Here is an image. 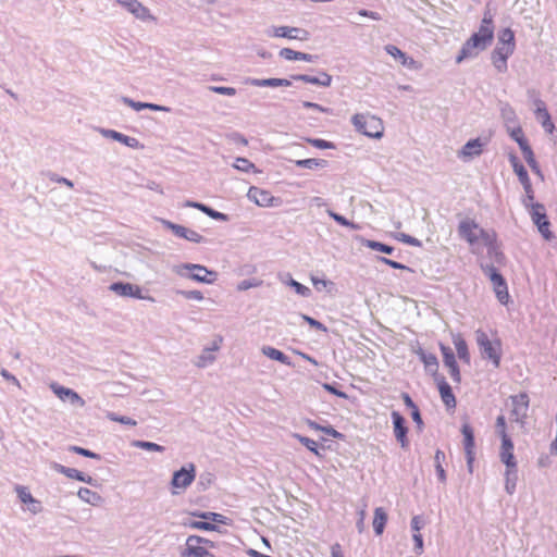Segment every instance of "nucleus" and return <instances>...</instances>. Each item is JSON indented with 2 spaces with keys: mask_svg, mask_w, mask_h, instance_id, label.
Returning <instances> with one entry per match:
<instances>
[{
  "mask_svg": "<svg viewBox=\"0 0 557 557\" xmlns=\"http://www.w3.org/2000/svg\"><path fill=\"white\" fill-rule=\"evenodd\" d=\"M109 418L112 421H116V422H120V423H123L126 425H131V426H135L137 424V422L129 417H119V416L111 413V414H109Z\"/></svg>",
  "mask_w": 557,
  "mask_h": 557,
  "instance_id": "nucleus-57",
  "label": "nucleus"
},
{
  "mask_svg": "<svg viewBox=\"0 0 557 557\" xmlns=\"http://www.w3.org/2000/svg\"><path fill=\"white\" fill-rule=\"evenodd\" d=\"M193 516L199 517V518H202L206 520H210V521H213L216 523H222V524L228 523V519L225 516H223L221 513H216V512H195V513H193Z\"/></svg>",
  "mask_w": 557,
  "mask_h": 557,
  "instance_id": "nucleus-35",
  "label": "nucleus"
},
{
  "mask_svg": "<svg viewBox=\"0 0 557 557\" xmlns=\"http://www.w3.org/2000/svg\"><path fill=\"white\" fill-rule=\"evenodd\" d=\"M499 458L506 466V488L509 493H512L515 488V481L517 479V461L513 455V443L511 438L502 441Z\"/></svg>",
  "mask_w": 557,
  "mask_h": 557,
  "instance_id": "nucleus-4",
  "label": "nucleus"
},
{
  "mask_svg": "<svg viewBox=\"0 0 557 557\" xmlns=\"http://www.w3.org/2000/svg\"><path fill=\"white\" fill-rule=\"evenodd\" d=\"M509 161H510V164H511V166H512V170H513L515 174H516L518 177H520V176H522V175H524V174H527V173H528V172H527V170H525V168H524V166H523V164L519 161V159H518V157H517V156L511 154V156L509 157Z\"/></svg>",
  "mask_w": 557,
  "mask_h": 557,
  "instance_id": "nucleus-43",
  "label": "nucleus"
},
{
  "mask_svg": "<svg viewBox=\"0 0 557 557\" xmlns=\"http://www.w3.org/2000/svg\"><path fill=\"white\" fill-rule=\"evenodd\" d=\"M323 388L325 391H327L329 393L333 394V395H336L341 398H347V394L342 392V391H338L337 388H335L334 386H332L331 384H323Z\"/></svg>",
  "mask_w": 557,
  "mask_h": 557,
  "instance_id": "nucleus-63",
  "label": "nucleus"
},
{
  "mask_svg": "<svg viewBox=\"0 0 557 557\" xmlns=\"http://www.w3.org/2000/svg\"><path fill=\"white\" fill-rule=\"evenodd\" d=\"M166 226L176 236L185 238V239H187L189 242L200 243L203 239L202 236L198 232H196L194 230H190V228H187L185 226H182V225H178V224H174V223H171V222H168Z\"/></svg>",
  "mask_w": 557,
  "mask_h": 557,
  "instance_id": "nucleus-20",
  "label": "nucleus"
},
{
  "mask_svg": "<svg viewBox=\"0 0 557 557\" xmlns=\"http://www.w3.org/2000/svg\"><path fill=\"white\" fill-rule=\"evenodd\" d=\"M518 178L521 185L523 186L525 193V198L523 200H527L531 203L532 201H534L535 195L528 173Z\"/></svg>",
  "mask_w": 557,
  "mask_h": 557,
  "instance_id": "nucleus-33",
  "label": "nucleus"
},
{
  "mask_svg": "<svg viewBox=\"0 0 557 557\" xmlns=\"http://www.w3.org/2000/svg\"><path fill=\"white\" fill-rule=\"evenodd\" d=\"M52 392L62 400L76 404L81 407L85 406V400L73 389L64 387L55 382L50 384Z\"/></svg>",
  "mask_w": 557,
  "mask_h": 557,
  "instance_id": "nucleus-13",
  "label": "nucleus"
},
{
  "mask_svg": "<svg viewBox=\"0 0 557 557\" xmlns=\"http://www.w3.org/2000/svg\"><path fill=\"white\" fill-rule=\"evenodd\" d=\"M110 289L120 296L133 297V298H139V299L144 298L141 296L140 287L137 285L131 284V283H122V282L113 283L110 286Z\"/></svg>",
  "mask_w": 557,
  "mask_h": 557,
  "instance_id": "nucleus-17",
  "label": "nucleus"
},
{
  "mask_svg": "<svg viewBox=\"0 0 557 557\" xmlns=\"http://www.w3.org/2000/svg\"><path fill=\"white\" fill-rule=\"evenodd\" d=\"M117 2L139 18H146L149 16V10L146 7H144L138 0H117Z\"/></svg>",
  "mask_w": 557,
  "mask_h": 557,
  "instance_id": "nucleus-22",
  "label": "nucleus"
},
{
  "mask_svg": "<svg viewBox=\"0 0 557 557\" xmlns=\"http://www.w3.org/2000/svg\"><path fill=\"white\" fill-rule=\"evenodd\" d=\"M247 197L259 207H273L281 205V199L274 197L270 190L251 186L248 189Z\"/></svg>",
  "mask_w": 557,
  "mask_h": 557,
  "instance_id": "nucleus-9",
  "label": "nucleus"
},
{
  "mask_svg": "<svg viewBox=\"0 0 557 557\" xmlns=\"http://www.w3.org/2000/svg\"><path fill=\"white\" fill-rule=\"evenodd\" d=\"M78 497L82 500H84V502H86V503H88L90 505H94V506L99 505L100 502H101V496L97 492L91 491V490H89L87 487H81L79 488Z\"/></svg>",
  "mask_w": 557,
  "mask_h": 557,
  "instance_id": "nucleus-30",
  "label": "nucleus"
},
{
  "mask_svg": "<svg viewBox=\"0 0 557 557\" xmlns=\"http://www.w3.org/2000/svg\"><path fill=\"white\" fill-rule=\"evenodd\" d=\"M351 122L356 129L366 136L381 138L384 125L381 119L371 114H355Z\"/></svg>",
  "mask_w": 557,
  "mask_h": 557,
  "instance_id": "nucleus-5",
  "label": "nucleus"
},
{
  "mask_svg": "<svg viewBox=\"0 0 557 557\" xmlns=\"http://www.w3.org/2000/svg\"><path fill=\"white\" fill-rule=\"evenodd\" d=\"M413 542L418 554L423 552V539L421 533H413Z\"/></svg>",
  "mask_w": 557,
  "mask_h": 557,
  "instance_id": "nucleus-64",
  "label": "nucleus"
},
{
  "mask_svg": "<svg viewBox=\"0 0 557 557\" xmlns=\"http://www.w3.org/2000/svg\"><path fill=\"white\" fill-rule=\"evenodd\" d=\"M523 205L527 207V208H530V214H531V218H532V221L533 223L537 226L540 224H542V222H545V221H548L547 216H546V213H545V208L543 205L541 203H534V201H532L531 203L527 200H523Z\"/></svg>",
  "mask_w": 557,
  "mask_h": 557,
  "instance_id": "nucleus-23",
  "label": "nucleus"
},
{
  "mask_svg": "<svg viewBox=\"0 0 557 557\" xmlns=\"http://www.w3.org/2000/svg\"><path fill=\"white\" fill-rule=\"evenodd\" d=\"M401 65L407 66L409 69L418 70L420 69V64L413 60L412 58H409L405 55L403 60L400 61Z\"/></svg>",
  "mask_w": 557,
  "mask_h": 557,
  "instance_id": "nucleus-61",
  "label": "nucleus"
},
{
  "mask_svg": "<svg viewBox=\"0 0 557 557\" xmlns=\"http://www.w3.org/2000/svg\"><path fill=\"white\" fill-rule=\"evenodd\" d=\"M437 388L442 398V401L446 406L447 409H455L457 401L456 397L453 393L450 385L446 382V380L441 376L437 379Z\"/></svg>",
  "mask_w": 557,
  "mask_h": 557,
  "instance_id": "nucleus-16",
  "label": "nucleus"
},
{
  "mask_svg": "<svg viewBox=\"0 0 557 557\" xmlns=\"http://www.w3.org/2000/svg\"><path fill=\"white\" fill-rule=\"evenodd\" d=\"M424 527V520L421 516H414L411 519V528L413 533H420L421 529Z\"/></svg>",
  "mask_w": 557,
  "mask_h": 557,
  "instance_id": "nucleus-59",
  "label": "nucleus"
},
{
  "mask_svg": "<svg viewBox=\"0 0 557 557\" xmlns=\"http://www.w3.org/2000/svg\"><path fill=\"white\" fill-rule=\"evenodd\" d=\"M537 230L545 240H550L554 237L549 221L542 222V224L537 225Z\"/></svg>",
  "mask_w": 557,
  "mask_h": 557,
  "instance_id": "nucleus-52",
  "label": "nucleus"
},
{
  "mask_svg": "<svg viewBox=\"0 0 557 557\" xmlns=\"http://www.w3.org/2000/svg\"><path fill=\"white\" fill-rule=\"evenodd\" d=\"M304 320L312 327L321 331H326V327L319 321L314 320L311 317L302 315Z\"/></svg>",
  "mask_w": 557,
  "mask_h": 557,
  "instance_id": "nucleus-62",
  "label": "nucleus"
},
{
  "mask_svg": "<svg viewBox=\"0 0 557 557\" xmlns=\"http://www.w3.org/2000/svg\"><path fill=\"white\" fill-rule=\"evenodd\" d=\"M440 349L443 356V362L445 367L448 368L453 381L456 383H460L461 374L454 351L449 346H446L444 344H440Z\"/></svg>",
  "mask_w": 557,
  "mask_h": 557,
  "instance_id": "nucleus-10",
  "label": "nucleus"
},
{
  "mask_svg": "<svg viewBox=\"0 0 557 557\" xmlns=\"http://www.w3.org/2000/svg\"><path fill=\"white\" fill-rule=\"evenodd\" d=\"M386 522L387 515L385 510L381 507L375 508L373 516V528L376 535H381L383 533Z\"/></svg>",
  "mask_w": 557,
  "mask_h": 557,
  "instance_id": "nucleus-27",
  "label": "nucleus"
},
{
  "mask_svg": "<svg viewBox=\"0 0 557 557\" xmlns=\"http://www.w3.org/2000/svg\"><path fill=\"white\" fill-rule=\"evenodd\" d=\"M493 38V16L490 12H486L483 16L479 30L471 35V37L463 44L456 58V62L461 63L465 59L478 55L479 51L486 49V47L492 44Z\"/></svg>",
  "mask_w": 557,
  "mask_h": 557,
  "instance_id": "nucleus-1",
  "label": "nucleus"
},
{
  "mask_svg": "<svg viewBox=\"0 0 557 557\" xmlns=\"http://www.w3.org/2000/svg\"><path fill=\"white\" fill-rule=\"evenodd\" d=\"M522 154L524 157V160L529 164L530 168H534L535 164H537V161L535 159V156L530 147L529 144L523 145L520 147Z\"/></svg>",
  "mask_w": 557,
  "mask_h": 557,
  "instance_id": "nucleus-41",
  "label": "nucleus"
},
{
  "mask_svg": "<svg viewBox=\"0 0 557 557\" xmlns=\"http://www.w3.org/2000/svg\"><path fill=\"white\" fill-rule=\"evenodd\" d=\"M215 543L199 535H189L186 539L182 557H209V549L214 548Z\"/></svg>",
  "mask_w": 557,
  "mask_h": 557,
  "instance_id": "nucleus-6",
  "label": "nucleus"
},
{
  "mask_svg": "<svg viewBox=\"0 0 557 557\" xmlns=\"http://www.w3.org/2000/svg\"><path fill=\"white\" fill-rule=\"evenodd\" d=\"M513 51L515 47L498 44V46L495 48L493 52L508 60V58L513 53Z\"/></svg>",
  "mask_w": 557,
  "mask_h": 557,
  "instance_id": "nucleus-51",
  "label": "nucleus"
},
{
  "mask_svg": "<svg viewBox=\"0 0 557 557\" xmlns=\"http://www.w3.org/2000/svg\"><path fill=\"white\" fill-rule=\"evenodd\" d=\"M480 139L469 140L460 150L459 156L465 159L480 156L483 151Z\"/></svg>",
  "mask_w": 557,
  "mask_h": 557,
  "instance_id": "nucleus-25",
  "label": "nucleus"
},
{
  "mask_svg": "<svg viewBox=\"0 0 557 557\" xmlns=\"http://www.w3.org/2000/svg\"><path fill=\"white\" fill-rule=\"evenodd\" d=\"M58 471L62 474H64L65 476L70 478V479H74V480H77V481H81V482H90L91 478L90 476H87L85 475L83 472L78 471L77 469H74V468H67V467H64V466H59L58 467Z\"/></svg>",
  "mask_w": 557,
  "mask_h": 557,
  "instance_id": "nucleus-29",
  "label": "nucleus"
},
{
  "mask_svg": "<svg viewBox=\"0 0 557 557\" xmlns=\"http://www.w3.org/2000/svg\"><path fill=\"white\" fill-rule=\"evenodd\" d=\"M110 135L112 138H114L115 140L128 146V147H137L138 145V140L136 138H133V137H128L126 135H123L119 132H115V131H111L110 132Z\"/></svg>",
  "mask_w": 557,
  "mask_h": 557,
  "instance_id": "nucleus-37",
  "label": "nucleus"
},
{
  "mask_svg": "<svg viewBox=\"0 0 557 557\" xmlns=\"http://www.w3.org/2000/svg\"><path fill=\"white\" fill-rule=\"evenodd\" d=\"M485 273L488 275L490 281L493 285V290L496 295L497 300L502 305H508L510 295L508 292V285L504 276L494 267H487Z\"/></svg>",
  "mask_w": 557,
  "mask_h": 557,
  "instance_id": "nucleus-7",
  "label": "nucleus"
},
{
  "mask_svg": "<svg viewBox=\"0 0 557 557\" xmlns=\"http://www.w3.org/2000/svg\"><path fill=\"white\" fill-rule=\"evenodd\" d=\"M234 166L243 172H250L255 168L253 163L246 158H237Z\"/></svg>",
  "mask_w": 557,
  "mask_h": 557,
  "instance_id": "nucleus-47",
  "label": "nucleus"
},
{
  "mask_svg": "<svg viewBox=\"0 0 557 557\" xmlns=\"http://www.w3.org/2000/svg\"><path fill=\"white\" fill-rule=\"evenodd\" d=\"M393 425H394V434L397 442L400 444L403 448H407L409 445V441L407 437L408 428L406 426V421L404 417L397 412H392Z\"/></svg>",
  "mask_w": 557,
  "mask_h": 557,
  "instance_id": "nucleus-11",
  "label": "nucleus"
},
{
  "mask_svg": "<svg viewBox=\"0 0 557 557\" xmlns=\"http://www.w3.org/2000/svg\"><path fill=\"white\" fill-rule=\"evenodd\" d=\"M280 57L288 61H306L312 62L315 57L309 53L295 51L289 48H283L280 51Z\"/></svg>",
  "mask_w": 557,
  "mask_h": 557,
  "instance_id": "nucleus-26",
  "label": "nucleus"
},
{
  "mask_svg": "<svg viewBox=\"0 0 557 557\" xmlns=\"http://www.w3.org/2000/svg\"><path fill=\"white\" fill-rule=\"evenodd\" d=\"M463 435V446L467 457V462L470 471L472 470V463L474 461V434L473 430L469 424H463L461 429Z\"/></svg>",
  "mask_w": 557,
  "mask_h": 557,
  "instance_id": "nucleus-15",
  "label": "nucleus"
},
{
  "mask_svg": "<svg viewBox=\"0 0 557 557\" xmlns=\"http://www.w3.org/2000/svg\"><path fill=\"white\" fill-rule=\"evenodd\" d=\"M70 449L78 455H82V456H85L88 458H92V459H99V455H97L96 453L88 450L86 448H83L79 446H72Z\"/></svg>",
  "mask_w": 557,
  "mask_h": 557,
  "instance_id": "nucleus-55",
  "label": "nucleus"
},
{
  "mask_svg": "<svg viewBox=\"0 0 557 557\" xmlns=\"http://www.w3.org/2000/svg\"><path fill=\"white\" fill-rule=\"evenodd\" d=\"M453 343L455 345L458 358L463 361L465 363H470V352L467 345V342L462 337L461 334H455L453 335Z\"/></svg>",
  "mask_w": 557,
  "mask_h": 557,
  "instance_id": "nucleus-24",
  "label": "nucleus"
},
{
  "mask_svg": "<svg viewBox=\"0 0 557 557\" xmlns=\"http://www.w3.org/2000/svg\"><path fill=\"white\" fill-rule=\"evenodd\" d=\"M209 90L212 92L225 95V96H235L236 95V89L233 87L210 86Z\"/></svg>",
  "mask_w": 557,
  "mask_h": 557,
  "instance_id": "nucleus-53",
  "label": "nucleus"
},
{
  "mask_svg": "<svg viewBox=\"0 0 557 557\" xmlns=\"http://www.w3.org/2000/svg\"><path fill=\"white\" fill-rule=\"evenodd\" d=\"M307 425L311 429V430H314V431H321V432H324L326 433L327 435L334 437V438H343V434L339 433L338 431H336L334 428L332 426H322L320 425L319 423L314 422V421H311V420H308L307 421Z\"/></svg>",
  "mask_w": 557,
  "mask_h": 557,
  "instance_id": "nucleus-32",
  "label": "nucleus"
},
{
  "mask_svg": "<svg viewBox=\"0 0 557 557\" xmlns=\"http://www.w3.org/2000/svg\"><path fill=\"white\" fill-rule=\"evenodd\" d=\"M385 51L392 55L393 58L399 60V62L403 60V58L406 55L399 48H397L394 45H387L385 47Z\"/></svg>",
  "mask_w": 557,
  "mask_h": 557,
  "instance_id": "nucleus-54",
  "label": "nucleus"
},
{
  "mask_svg": "<svg viewBox=\"0 0 557 557\" xmlns=\"http://www.w3.org/2000/svg\"><path fill=\"white\" fill-rule=\"evenodd\" d=\"M367 246L373 250L381 251L384 253H392L394 248L380 242L369 240Z\"/></svg>",
  "mask_w": 557,
  "mask_h": 557,
  "instance_id": "nucleus-44",
  "label": "nucleus"
},
{
  "mask_svg": "<svg viewBox=\"0 0 557 557\" xmlns=\"http://www.w3.org/2000/svg\"><path fill=\"white\" fill-rule=\"evenodd\" d=\"M259 86H269V87H278V86H289L290 82L284 78H268L257 83Z\"/></svg>",
  "mask_w": 557,
  "mask_h": 557,
  "instance_id": "nucleus-40",
  "label": "nucleus"
},
{
  "mask_svg": "<svg viewBox=\"0 0 557 557\" xmlns=\"http://www.w3.org/2000/svg\"><path fill=\"white\" fill-rule=\"evenodd\" d=\"M475 337L482 356L490 359L495 368H498L502 359V341L497 336L490 338L482 330L475 332Z\"/></svg>",
  "mask_w": 557,
  "mask_h": 557,
  "instance_id": "nucleus-3",
  "label": "nucleus"
},
{
  "mask_svg": "<svg viewBox=\"0 0 557 557\" xmlns=\"http://www.w3.org/2000/svg\"><path fill=\"white\" fill-rule=\"evenodd\" d=\"M195 478L196 468L193 463L175 471L171 481V485L173 487L172 493L177 494L180 491H185L194 482Z\"/></svg>",
  "mask_w": 557,
  "mask_h": 557,
  "instance_id": "nucleus-8",
  "label": "nucleus"
},
{
  "mask_svg": "<svg viewBox=\"0 0 557 557\" xmlns=\"http://www.w3.org/2000/svg\"><path fill=\"white\" fill-rule=\"evenodd\" d=\"M396 239H398L399 242H403L405 244H408V245H411V246H420V242L410 236V235H407L405 233H400L396 236Z\"/></svg>",
  "mask_w": 557,
  "mask_h": 557,
  "instance_id": "nucleus-56",
  "label": "nucleus"
},
{
  "mask_svg": "<svg viewBox=\"0 0 557 557\" xmlns=\"http://www.w3.org/2000/svg\"><path fill=\"white\" fill-rule=\"evenodd\" d=\"M136 447L146 449V450H152V451H163L164 447L160 446L152 442H144V441H137L134 443Z\"/></svg>",
  "mask_w": 557,
  "mask_h": 557,
  "instance_id": "nucleus-48",
  "label": "nucleus"
},
{
  "mask_svg": "<svg viewBox=\"0 0 557 557\" xmlns=\"http://www.w3.org/2000/svg\"><path fill=\"white\" fill-rule=\"evenodd\" d=\"M294 437L297 438L307 449H309L317 456H320V453L318 450V444L315 441H313L307 436H302L300 434H294Z\"/></svg>",
  "mask_w": 557,
  "mask_h": 557,
  "instance_id": "nucleus-38",
  "label": "nucleus"
},
{
  "mask_svg": "<svg viewBox=\"0 0 557 557\" xmlns=\"http://www.w3.org/2000/svg\"><path fill=\"white\" fill-rule=\"evenodd\" d=\"M296 81H301L304 83L312 84V85H319L323 87H329L332 84V76L327 73H321L320 76H310L306 74L295 75L293 77Z\"/></svg>",
  "mask_w": 557,
  "mask_h": 557,
  "instance_id": "nucleus-21",
  "label": "nucleus"
},
{
  "mask_svg": "<svg viewBox=\"0 0 557 557\" xmlns=\"http://www.w3.org/2000/svg\"><path fill=\"white\" fill-rule=\"evenodd\" d=\"M496 430L502 441L510 438L506 431V420L504 416H498L496 419Z\"/></svg>",
  "mask_w": 557,
  "mask_h": 557,
  "instance_id": "nucleus-46",
  "label": "nucleus"
},
{
  "mask_svg": "<svg viewBox=\"0 0 557 557\" xmlns=\"http://www.w3.org/2000/svg\"><path fill=\"white\" fill-rule=\"evenodd\" d=\"M313 147L319 149H330L333 148L332 143L326 141L324 139H309L308 140Z\"/></svg>",
  "mask_w": 557,
  "mask_h": 557,
  "instance_id": "nucleus-60",
  "label": "nucleus"
},
{
  "mask_svg": "<svg viewBox=\"0 0 557 557\" xmlns=\"http://www.w3.org/2000/svg\"><path fill=\"white\" fill-rule=\"evenodd\" d=\"M498 44L516 47L513 32L510 28L503 29L499 34V42Z\"/></svg>",
  "mask_w": 557,
  "mask_h": 557,
  "instance_id": "nucleus-39",
  "label": "nucleus"
},
{
  "mask_svg": "<svg viewBox=\"0 0 557 557\" xmlns=\"http://www.w3.org/2000/svg\"><path fill=\"white\" fill-rule=\"evenodd\" d=\"M458 234L473 249L493 247L496 242L494 231L484 230L473 219L466 218L458 224Z\"/></svg>",
  "mask_w": 557,
  "mask_h": 557,
  "instance_id": "nucleus-2",
  "label": "nucleus"
},
{
  "mask_svg": "<svg viewBox=\"0 0 557 557\" xmlns=\"http://www.w3.org/2000/svg\"><path fill=\"white\" fill-rule=\"evenodd\" d=\"M186 269L191 271L190 278L202 282V283H212L215 278V273L207 270L203 265L199 264H187Z\"/></svg>",
  "mask_w": 557,
  "mask_h": 557,
  "instance_id": "nucleus-18",
  "label": "nucleus"
},
{
  "mask_svg": "<svg viewBox=\"0 0 557 557\" xmlns=\"http://www.w3.org/2000/svg\"><path fill=\"white\" fill-rule=\"evenodd\" d=\"M273 36L304 41L309 39L310 34L302 28L280 26L273 29Z\"/></svg>",
  "mask_w": 557,
  "mask_h": 557,
  "instance_id": "nucleus-14",
  "label": "nucleus"
},
{
  "mask_svg": "<svg viewBox=\"0 0 557 557\" xmlns=\"http://www.w3.org/2000/svg\"><path fill=\"white\" fill-rule=\"evenodd\" d=\"M189 207H193V208H197L199 209L200 211L205 212L206 214H208L209 216L213 218V219H220V218H223V214L220 213V212H216L214 210H212L211 208L202 205V203H198V202H188L187 203Z\"/></svg>",
  "mask_w": 557,
  "mask_h": 557,
  "instance_id": "nucleus-42",
  "label": "nucleus"
},
{
  "mask_svg": "<svg viewBox=\"0 0 557 557\" xmlns=\"http://www.w3.org/2000/svg\"><path fill=\"white\" fill-rule=\"evenodd\" d=\"M512 410L511 414L517 421H523L527 418L529 409V396L527 393H520L511 396Z\"/></svg>",
  "mask_w": 557,
  "mask_h": 557,
  "instance_id": "nucleus-12",
  "label": "nucleus"
},
{
  "mask_svg": "<svg viewBox=\"0 0 557 557\" xmlns=\"http://www.w3.org/2000/svg\"><path fill=\"white\" fill-rule=\"evenodd\" d=\"M420 358H421V361L423 362L424 367L429 371L434 372V373L437 371L438 362H437V358L435 355L421 352Z\"/></svg>",
  "mask_w": 557,
  "mask_h": 557,
  "instance_id": "nucleus-34",
  "label": "nucleus"
},
{
  "mask_svg": "<svg viewBox=\"0 0 557 557\" xmlns=\"http://www.w3.org/2000/svg\"><path fill=\"white\" fill-rule=\"evenodd\" d=\"M191 529L203 530V531H214L216 530V525L214 523H210L208 521H191L189 523Z\"/></svg>",
  "mask_w": 557,
  "mask_h": 557,
  "instance_id": "nucleus-49",
  "label": "nucleus"
},
{
  "mask_svg": "<svg viewBox=\"0 0 557 557\" xmlns=\"http://www.w3.org/2000/svg\"><path fill=\"white\" fill-rule=\"evenodd\" d=\"M296 165L299 168H306V169H314V168H323L326 164V161L323 159H304V160H297Z\"/></svg>",
  "mask_w": 557,
  "mask_h": 557,
  "instance_id": "nucleus-36",
  "label": "nucleus"
},
{
  "mask_svg": "<svg viewBox=\"0 0 557 557\" xmlns=\"http://www.w3.org/2000/svg\"><path fill=\"white\" fill-rule=\"evenodd\" d=\"M15 491L17 493V496L20 498V500L23 503V504H26V505H33V508H30L34 512L37 511V506H38V502L33 497V495L30 494V492L28 491L27 487L25 486H20L17 485L15 487Z\"/></svg>",
  "mask_w": 557,
  "mask_h": 557,
  "instance_id": "nucleus-28",
  "label": "nucleus"
},
{
  "mask_svg": "<svg viewBox=\"0 0 557 557\" xmlns=\"http://www.w3.org/2000/svg\"><path fill=\"white\" fill-rule=\"evenodd\" d=\"M379 260H380L381 262H383V263H385V264L389 265V267H391V268H393V269H398V270H409V268H408V267H406L405 264L399 263V262H397V261H394V260H392V259L385 258V257H381Z\"/></svg>",
  "mask_w": 557,
  "mask_h": 557,
  "instance_id": "nucleus-58",
  "label": "nucleus"
},
{
  "mask_svg": "<svg viewBox=\"0 0 557 557\" xmlns=\"http://www.w3.org/2000/svg\"><path fill=\"white\" fill-rule=\"evenodd\" d=\"M535 106H536V110H535L536 119L541 122L543 128L547 133L553 134V132L555 129V125L552 122L550 114L548 113V111L545 107V103L542 100H536Z\"/></svg>",
  "mask_w": 557,
  "mask_h": 557,
  "instance_id": "nucleus-19",
  "label": "nucleus"
},
{
  "mask_svg": "<svg viewBox=\"0 0 557 557\" xmlns=\"http://www.w3.org/2000/svg\"><path fill=\"white\" fill-rule=\"evenodd\" d=\"M510 136L513 140L517 141L519 147H522L523 145L528 144V140L524 137L523 131L520 126H517L510 131Z\"/></svg>",
  "mask_w": 557,
  "mask_h": 557,
  "instance_id": "nucleus-45",
  "label": "nucleus"
},
{
  "mask_svg": "<svg viewBox=\"0 0 557 557\" xmlns=\"http://www.w3.org/2000/svg\"><path fill=\"white\" fill-rule=\"evenodd\" d=\"M262 352L272 360L280 361L284 364H290L288 357L274 347L265 346L262 348Z\"/></svg>",
  "mask_w": 557,
  "mask_h": 557,
  "instance_id": "nucleus-31",
  "label": "nucleus"
},
{
  "mask_svg": "<svg viewBox=\"0 0 557 557\" xmlns=\"http://www.w3.org/2000/svg\"><path fill=\"white\" fill-rule=\"evenodd\" d=\"M492 61L496 70L500 73L507 71V59L499 57L496 53H492Z\"/></svg>",
  "mask_w": 557,
  "mask_h": 557,
  "instance_id": "nucleus-50",
  "label": "nucleus"
}]
</instances>
